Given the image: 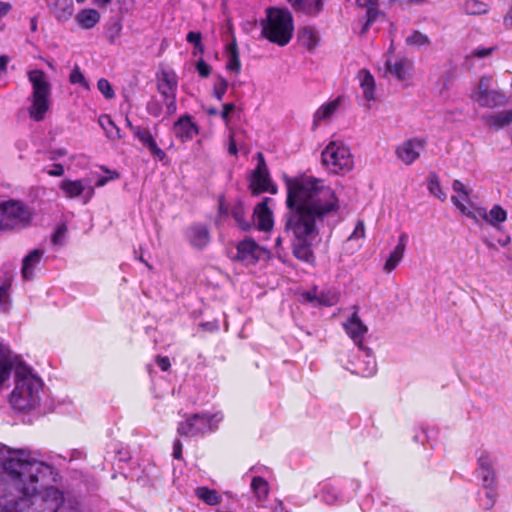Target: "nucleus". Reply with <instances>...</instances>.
Masks as SVG:
<instances>
[{
    "label": "nucleus",
    "mask_w": 512,
    "mask_h": 512,
    "mask_svg": "<svg viewBox=\"0 0 512 512\" xmlns=\"http://www.w3.org/2000/svg\"><path fill=\"white\" fill-rule=\"evenodd\" d=\"M57 478L37 452L0 443V512H85L78 501H66Z\"/></svg>",
    "instance_id": "f257e3e1"
},
{
    "label": "nucleus",
    "mask_w": 512,
    "mask_h": 512,
    "mask_svg": "<svg viewBox=\"0 0 512 512\" xmlns=\"http://www.w3.org/2000/svg\"><path fill=\"white\" fill-rule=\"evenodd\" d=\"M285 230L294 237L293 253L303 261L313 259L311 245L318 236L317 222L339 209V200L326 180L308 174L285 176Z\"/></svg>",
    "instance_id": "f03ea898"
},
{
    "label": "nucleus",
    "mask_w": 512,
    "mask_h": 512,
    "mask_svg": "<svg viewBox=\"0 0 512 512\" xmlns=\"http://www.w3.org/2000/svg\"><path fill=\"white\" fill-rule=\"evenodd\" d=\"M15 386L9 398L11 406L19 411L37 408L44 394L42 379L27 365L15 368Z\"/></svg>",
    "instance_id": "7ed1b4c3"
},
{
    "label": "nucleus",
    "mask_w": 512,
    "mask_h": 512,
    "mask_svg": "<svg viewBox=\"0 0 512 512\" xmlns=\"http://www.w3.org/2000/svg\"><path fill=\"white\" fill-rule=\"evenodd\" d=\"M27 77L32 88L28 98L29 117L35 122H40L44 120L51 107L52 85L47 74L39 69L30 70Z\"/></svg>",
    "instance_id": "20e7f679"
},
{
    "label": "nucleus",
    "mask_w": 512,
    "mask_h": 512,
    "mask_svg": "<svg viewBox=\"0 0 512 512\" xmlns=\"http://www.w3.org/2000/svg\"><path fill=\"white\" fill-rule=\"evenodd\" d=\"M321 165L328 174L344 176L355 166L350 146L342 140H331L321 152Z\"/></svg>",
    "instance_id": "39448f33"
},
{
    "label": "nucleus",
    "mask_w": 512,
    "mask_h": 512,
    "mask_svg": "<svg viewBox=\"0 0 512 512\" xmlns=\"http://www.w3.org/2000/svg\"><path fill=\"white\" fill-rule=\"evenodd\" d=\"M294 24L289 11L269 8L267 18L262 23V34L270 42L279 46L287 45L293 35Z\"/></svg>",
    "instance_id": "423d86ee"
},
{
    "label": "nucleus",
    "mask_w": 512,
    "mask_h": 512,
    "mask_svg": "<svg viewBox=\"0 0 512 512\" xmlns=\"http://www.w3.org/2000/svg\"><path fill=\"white\" fill-rule=\"evenodd\" d=\"M31 207L19 200L0 203V231H19L29 227L34 219Z\"/></svg>",
    "instance_id": "0eeeda50"
},
{
    "label": "nucleus",
    "mask_w": 512,
    "mask_h": 512,
    "mask_svg": "<svg viewBox=\"0 0 512 512\" xmlns=\"http://www.w3.org/2000/svg\"><path fill=\"white\" fill-rule=\"evenodd\" d=\"M470 99L480 107L496 108L504 106L508 99L497 88V81L492 75H483L470 92Z\"/></svg>",
    "instance_id": "6e6552de"
},
{
    "label": "nucleus",
    "mask_w": 512,
    "mask_h": 512,
    "mask_svg": "<svg viewBox=\"0 0 512 512\" xmlns=\"http://www.w3.org/2000/svg\"><path fill=\"white\" fill-rule=\"evenodd\" d=\"M223 415L220 412L209 414H194L178 425V433L183 436H197L214 431L222 421Z\"/></svg>",
    "instance_id": "1a4fd4ad"
},
{
    "label": "nucleus",
    "mask_w": 512,
    "mask_h": 512,
    "mask_svg": "<svg viewBox=\"0 0 512 512\" xmlns=\"http://www.w3.org/2000/svg\"><path fill=\"white\" fill-rule=\"evenodd\" d=\"M393 45L386 55L385 73L394 77L404 86H410L414 76V62L404 55H392Z\"/></svg>",
    "instance_id": "9d476101"
},
{
    "label": "nucleus",
    "mask_w": 512,
    "mask_h": 512,
    "mask_svg": "<svg viewBox=\"0 0 512 512\" xmlns=\"http://www.w3.org/2000/svg\"><path fill=\"white\" fill-rule=\"evenodd\" d=\"M156 79L158 91L165 99L167 113L174 114L177 110L176 93L178 78L176 73L172 69L161 68L156 75Z\"/></svg>",
    "instance_id": "9b49d317"
},
{
    "label": "nucleus",
    "mask_w": 512,
    "mask_h": 512,
    "mask_svg": "<svg viewBox=\"0 0 512 512\" xmlns=\"http://www.w3.org/2000/svg\"><path fill=\"white\" fill-rule=\"evenodd\" d=\"M346 369L353 374L370 377L376 373L377 364L371 350L362 344L357 346V351L348 360Z\"/></svg>",
    "instance_id": "f8f14e48"
},
{
    "label": "nucleus",
    "mask_w": 512,
    "mask_h": 512,
    "mask_svg": "<svg viewBox=\"0 0 512 512\" xmlns=\"http://www.w3.org/2000/svg\"><path fill=\"white\" fill-rule=\"evenodd\" d=\"M236 249L237 253L234 259L245 265L255 264L259 260L269 258V251L249 238L239 242Z\"/></svg>",
    "instance_id": "ddd939ff"
},
{
    "label": "nucleus",
    "mask_w": 512,
    "mask_h": 512,
    "mask_svg": "<svg viewBox=\"0 0 512 512\" xmlns=\"http://www.w3.org/2000/svg\"><path fill=\"white\" fill-rule=\"evenodd\" d=\"M59 187L67 198L84 197L85 203L94 195V187L87 179H64L60 182Z\"/></svg>",
    "instance_id": "4468645a"
},
{
    "label": "nucleus",
    "mask_w": 512,
    "mask_h": 512,
    "mask_svg": "<svg viewBox=\"0 0 512 512\" xmlns=\"http://www.w3.org/2000/svg\"><path fill=\"white\" fill-rule=\"evenodd\" d=\"M258 158L259 163L252 174L250 181V189L253 194H259L262 192H270L272 194H275L277 192V189L274 185L271 184L268 170L262 154H258Z\"/></svg>",
    "instance_id": "2eb2a0df"
},
{
    "label": "nucleus",
    "mask_w": 512,
    "mask_h": 512,
    "mask_svg": "<svg viewBox=\"0 0 512 512\" xmlns=\"http://www.w3.org/2000/svg\"><path fill=\"white\" fill-rule=\"evenodd\" d=\"M172 132L181 142H188L199 134L200 127L190 115L184 114L174 122Z\"/></svg>",
    "instance_id": "dca6fc26"
},
{
    "label": "nucleus",
    "mask_w": 512,
    "mask_h": 512,
    "mask_svg": "<svg viewBox=\"0 0 512 512\" xmlns=\"http://www.w3.org/2000/svg\"><path fill=\"white\" fill-rule=\"evenodd\" d=\"M507 211L500 205H494L489 211L485 208H477L471 218L483 220L497 230H501L502 224L507 220Z\"/></svg>",
    "instance_id": "f3484780"
},
{
    "label": "nucleus",
    "mask_w": 512,
    "mask_h": 512,
    "mask_svg": "<svg viewBox=\"0 0 512 512\" xmlns=\"http://www.w3.org/2000/svg\"><path fill=\"white\" fill-rule=\"evenodd\" d=\"M424 150V142L420 139H410L396 149L397 157L406 165L416 161Z\"/></svg>",
    "instance_id": "a211bd4d"
},
{
    "label": "nucleus",
    "mask_w": 512,
    "mask_h": 512,
    "mask_svg": "<svg viewBox=\"0 0 512 512\" xmlns=\"http://www.w3.org/2000/svg\"><path fill=\"white\" fill-rule=\"evenodd\" d=\"M269 198L257 204L253 212L254 225L260 231H270L274 226L272 210L268 207Z\"/></svg>",
    "instance_id": "6ab92c4d"
},
{
    "label": "nucleus",
    "mask_w": 512,
    "mask_h": 512,
    "mask_svg": "<svg viewBox=\"0 0 512 512\" xmlns=\"http://www.w3.org/2000/svg\"><path fill=\"white\" fill-rule=\"evenodd\" d=\"M452 189L454 191V195L451 197V201L453 204L459 209V211L470 217L474 212H472L469 208L470 203V191L467 187L459 180H454L452 183Z\"/></svg>",
    "instance_id": "aec40b11"
},
{
    "label": "nucleus",
    "mask_w": 512,
    "mask_h": 512,
    "mask_svg": "<svg viewBox=\"0 0 512 512\" xmlns=\"http://www.w3.org/2000/svg\"><path fill=\"white\" fill-rule=\"evenodd\" d=\"M343 327L348 336L357 346L363 344V340L368 332V328L360 319L357 311L353 312V314L343 324Z\"/></svg>",
    "instance_id": "412c9836"
},
{
    "label": "nucleus",
    "mask_w": 512,
    "mask_h": 512,
    "mask_svg": "<svg viewBox=\"0 0 512 512\" xmlns=\"http://www.w3.org/2000/svg\"><path fill=\"white\" fill-rule=\"evenodd\" d=\"M493 457L490 452L486 450L477 451V464H478V475L481 478L482 483L490 485L495 478L493 469Z\"/></svg>",
    "instance_id": "4be33fe9"
},
{
    "label": "nucleus",
    "mask_w": 512,
    "mask_h": 512,
    "mask_svg": "<svg viewBox=\"0 0 512 512\" xmlns=\"http://www.w3.org/2000/svg\"><path fill=\"white\" fill-rule=\"evenodd\" d=\"M342 103V97L338 96L323 103L313 115V124L318 126L321 123L329 122L338 112Z\"/></svg>",
    "instance_id": "5701e85b"
},
{
    "label": "nucleus",
    "mask_w": 512,
    "mask_h": 512,
    "mask_svg": "<svg viewBox=\"0 0 512 512\" xmlns=\"http://www.w3.org/2000/svg\"><path fill=\"white\" fill-rule=\"evenodd\" d=\"M45 250L36 248L31 250L22 260L21 276L24 280H32L35 276V270L39 266Z\"/></svg>",
    "instance_id": "b1692460"
},
{
    "label": "nucleus",
    "mask_w": 512,
    "mask_h": 512,
    "mask_svg": "<svg viewBox=\"0 0 512 512\" xmlns=\"http://www.w3.org/2000/svg\"><path fill=\"white\" fill-rule=\"evenodd\" d=\"M129 126L133 134L139 139V141L150 151V153L158 158L160 161L166 157L165 152L160 149L154 140L150 131L146 128L134 127L129 123Z\"/></svg>",
    "instance_id": "393cba45"
},
{
    "label": "nucleus",
    "mask_w": 512,
    "mask_h": 512,
    "mask_svg": "<svg viewBox=\"0 0 512 512\" xmlns=\"http://www.w3.org/2000/svg\"><path fill=\"white\" fill-rule=\"evenodd\" d=\"M21 363L16 364L11 351L0 343V388L9 381L12 370Z\"/></svg>",
    "instance_id": "a878e982"
},
{
    "label": "nucleus",
    "mask_w": 512,
    "mask_h": 512,
    "mask_svg": "<svg viewBox=\"0 0 512 512\" xmlns=\"http://www.w3.org/2000/svg\"><path fill=\"white\" fill-rule=\"evenodd\" d=\"M408 242V235L406 233H401L398 237V243L394 247V249L390 252L388 258L385 261L383 266V270L386 273L392 272L401 262L406 246Z\"/></svg>",
    "instance_id": "bb28decb"
},
{
    "label": "nucleus",
    "mask_w": 512,
    "mask_h": 512,
    "mask_svg": "<svg viewBox=\"0 0 512 512\" xmlns=\"http://www.w3.org/2000/svg\"><path fill=\"white\" fill-rule=\"evenodd\" d=\"M74 19L80 28L90 30L100 22L101 15L94 8H84L78 11Z\"/></svg>",
    "instance_id": "cd10ccee"
},
{
    "label": "nucleus",
    "mask_w": 512,
    "mask_h": 512,
    "mask_svg": "<svg viewBox=\"0 0 512 512\" xmlns=\"http://www.w3.org/2000/svg\"><path fill=\"white\" fill-rule=\"evenodd\" d=\"M357 78L364 99L369 102L375 100L376 89L373 75L368 70L362 69L358 72Z\"/></svg>",
    "instance_id": "c85d7f7f"
},
{
    "label": "nucleus",
    "mask_w": 512,
    "mask_h": 512,
    "mask_svg": "<svg viewBox=\"0 0 512 512\" xmlns=\"http://www.w3.org/2000/svg\"><path fill=\"white\" fill-rule=\"evenodd\" d=\"M50 8L54 17L60 22H66L74 13V5L72 0H54L50 4Z\"/></svg>",
    "instance_id": "c756f323"
},
{
    "label": "nucleus",
    "mask_w": 512,
    "mask_h": 512,
    "mask_svg": "<svg viewBox=\"0 0 512 512\" xmlns=\"http://www.w3.org/2000/svg\"><path fill=\"white\" fill-rule=\"evenodd\" d=\"M255 468H251L247 475H251V490L255 495L257 501H264L269 494V483L266 479L261 476L252 475Z\"/></svg>",
    "instance_id": "7c9ffc66"
},
{
    "label": "nucleus",
    "mask_w": 512,
    "mask_h": 512,
    "mask_svg": "<svg viewBox=\"0 0 512 512\" xmlns=\"http://www.w3.org/2000/svg\"><path fill=\"white\" fill-rule=\"evenodd\" d=\"M490 5L481 0H464L461 12L468 16H482L488 14Z\"/></svg>",
    "instance_id": "2f4dec72"
},
{
    "label": "nucleus",
    "mask_w": 512,
    "mask_h": 512,
    "mask_svg": "<svg viewBox=\"0 0 512 512\" xmlns=\"http://www.w3.org/2000/svg\"><path fill=\"white\" fill-rule=\"evenodd\" d=\"M226 69L230 72L239 73L241 70V62L239 58V51L235 39L225 48Z\"/></svg>",
    "instance_id": "473e14b6"
},
{
    "label": "nucleus",
    "mask_w": 512,
    "mask_h": 512,
    "mask_svg": "<svg viewBox=\"0 0 512 512\" xmlns=\"http://www.w3.org/2000/svg\"><path fill=\"white\" fill-rule=\"evenodd\" d=\"M190 243L198 248L206 246L209 242L208 229L203 225H194L188 230Z\"/></svg>",
    "instance_id": "72a5a7b5"
},
{
    "label": "nucleus",
    "mask_w": 512,
    "mask_h": 512,
    "mask_svg": "<svg viewBox=\"0 0 512 512\" xmlns=\"http://www.w3.org/2000/svg\"><path fill=\"white\" fill-rule=\"evenodd\" d=\"M298 41L301 46H304L308 50H313L319 42V35L314 28L303 27L299 29Z\"/></svg>",
    "instance_id": "f704fd0d"
},
{
    "label": "nucleus",
    "mask_w": 512,
    "mask_h": 512,
    "mask_svg": "<svg viewBox=\"0 0 512 512\" xmlns=\"http://www.w3.org/2000/svg\"><path fill=\"white\" fill-rule=\"evenodd\" d=\"M13 275L5 274L0 278V311L6 312L10 308V287Z\"/></svg>",
    "instance_id": "c9c22d12"
},
{
    "label": "nucleus",
    "mask_w": 512,
    "mask_h": 512,
    "mask_svg": "<svg viewBox=\"0 0 512 512\" xmlns=\"http://www.w3.org/2000/svg\"><path fill=\"white\" fill-rule=\"evenodd\" d=\"M195 495L199 500L209 506H216L222 502V496L215 489H210L205 486L197 487Z\"/></svg>",
    "instance_id": "e433bc0d"
},
{
    "label": "nucleus",
    "mask_w": 512,
    "mask_h": 512,
    "mask_svg": "<svg viewBox=\"0 0 512 512\" xmlns=\"http://www.w3.org/2000/svg\"><path fill=\"white\" fill-rule=\"evenodd\" d=\"M294 9L306 14L316 15L322 9V0H289Z\"/></svg>",
    "instance_id": "4c0bfd02"
},
{
    "label": "nucleus",
    "mask_w": 512,
    "mask_h": 512,
    "mask_svg": "<svg viewBox=\"0 0 512 512\" xmlns=\"http://www.w3.org/2000/svg\"><path fill=\"white\" fill-rule=\"evenodd\" d=\"M485 119L489 126L503 128L512 123V109L490 114Z\"/></svg>",
    "instance_id": "58836bf2"
},
{
    "label": "nucleus",
    "mask_w": 512,
    "mask_h": 512,
    "mask_svg": "<svg viewBox=\"0 0 512 512\" xmlns=\"http://www.w3.org/2000/svg\"><path fill=\"white\" fill-rule=\"evenodd\" d=\"M321 499L328 505H339L347 501L344 494L338 488L332 486L323 488Z\"/></svg>",
    "instance_id": "ea45409f"
},
{
    "label": "nucleus",
    "mask_w": 512,
    "mask_h": 512,
    "mask_svg": "<svg viewBox=\"0 0 512 512\" xmlns=\"http://www.w3.org/2000/svg\"><path fill=\"white\" fill-rule=\"evenodd\" d=\"M99 125L102 127V129L105 131V134L108 138L115 140L120 139V130L119 128L114 124L112 119L107 115H102L99 117Z\"/></svg>",
    "instance_id": "a19ab883"
},
{
    "label": "nucleus",
    "mask_w": 512,
    "mask_h": 512,
    "mask_svg": "<svg viewBox=\"0 0 512 512\" xmlns=\"http://www.w3.org/2000/svg\"><path fill=\"white\" fill-rule=\"evenodd\" d=\"M427 188L430 194L439 199L441 202L446 201L447 193L442 189L439 178L435 174H431L428 177Z\"/></svg>",
    "instance_id": "79ce46f5"
},
{
    "label": "nucleus",
    "mask_w": 512,
    "mask_h": 512,
    "mask_svg": "<svg viewBox=\"0 0 512 512\" xmlns=\"http://www.w3.org/2000/svg\"><path fill=\"white\" fill-rule=\"evenodd\" d=\"M339 301V293L334 289L323 290L319 293L318 305L333 306Z\"/></svg>",
    "instance_id": "37998d69"
},
{
    "label": "nucleus",
    "mask_w": 512,
    "mask_h": 512,
    "mask_svg": "<svg viewBox=\"0 0 512 512\" xmlns=\"http://www.w3.org/2000/svg\"><path fill=\"white\" fill-rule=\"evenodd\" d=\"M69 82L73 85H79L81 88H83L86 91L90 90V85L87 79L85 78L84 74L80 70L79 66H75L70 75H69Z\"/></svg>",
    "instance_id": "c03bdc74"
},
{
    "label": "nucleus",
    "mask_w": 512,
    "mask_h": 512,
    "mask_svg": "<svg viewBox=\"0 0 512 512\" xmlns=\"http://www.w3.org/2000/svg\"><path fill=\"white\" fill-rule=\"evenodd\" d=\"M366 8V23L363 26L362 33H365L369 26L382 16L381 11L378 9V5H367Z\"/></svg>",
    "instance_id": "a18cd8bd"
},
{
    "label": "nucleus",
    "mask_w": 512,
    "mask_h": 512,
    "mask_svg": "<svg viewBox=\"0 0 512 512\" xmlns=\"http://www.w3.org/2000/svg\"><path fill=\"white\" fill-rule=\"evenodd\" d=\"M228 85V81L224 77L217 76L213 86V95L217 100L221 101L223 99Z\"/></svg>",
    "instance_id": "49530a36"
},
{
    "label": "nucleus",
    "mask_w": 512,
    "mask_h": 512,
    "mask_svg": "<svg viewBox=\"0 0 512 512\" xmlns=\"http://www.w3.org/2000/svg\"><path fill=\"white\" fill-rule=\"evenodd\" d=\"M482 485H483V488L485 489V497H486L484 506H485V508L489 509L495 504L496 498H497V492L495 489V480L490 485H486L485 483H482Z\"/></svg>",
    "instance_id": "de8ad7c7"
},
{
    "label": "nucleus",
    "mask_w": 512,
    "mask_h": 512,
    "mask_svg": "<svg viewBox=\"0 0 512 512\" xmlns=\"http://www.w3.org/2000/svg\"><path fill=\"white\" fill-rule=\"evenodd\" d=\"M406 42H407V44H409L411 46L421 47V46L428 45L430 41L426 35L418 32V31H415L406 38Z\"/></svg>",
    "instance_id": "09e8293b"
},
{
    "label": "nucleus",
    "mask_w": 512,
    "mask_h": 512,
    "mask_svg": "<svg viewBox=\"0 0 512 512\" xmlns=\"http://www.w3.org/2000/svg\"><path fill=\"white\" fill-rule=\"evenodd\" d=\"M97 88L106 99L114 98L115 92H114L110 82L107 79H105V78L99 79L97 82Z\"/></svg>",
    "instance_id": "8fccbe9b"
},
{
    "label": "nucleus",
    "mask_w": 512,
    "mask_h": 512,
    "mask_svg": "<svg viewBox=\"0 0 512 512\" xmlns=\"http://www.w3.org/2000/svg\"><path fill=\"white\" fill-rule=\"evenodd\" d=\"M496 51L495 46L490 47H477L473 49L468 55L469 58L484 59L491 56Z\"/></svg>",
    "instance_id": "3c124183"
},
{
    "label": "nucleus",
    "mask_w": 512,
    "mask_h": 512,
    "mask_svg": "<svg viewBox=\"0 0 512 512\" xmlns=\"http://www.w3.org/2000/svg\"><path fill=\"white\" fill-rule=\"evenodd\" d=\"M232 216L242 229L245 230L249 227V223L244 219V209L241 204H237L233 208Z\"/></svg>",
    "instance_id": "603ef678"
},
{
    "label": "nucleus",
    "mask_w": 512,
    "mask_h": 512,
    "mask_svg": "<svg viewBox=\"0 0 512 512\" xmlns=\"http://www.w3.org/2000/svg\"><path fill=\"white\" fill-rule=\"evenodd\" d=\"M66 234H67L66 225L62 224V225L58 226L52 236V243L54 245H62L64 243Z\"/></svg>",
    "instance_id": "864d4df0"
},
{
    "label": "nucleus",
    "mask_w": 512,
    "mask_h": 512,
    "mask_svg": "<svg viewBox=\"0 0 512 512\" xmlns=\"http://www.w3.org/2000/svg\"><path fill=\"white\" fill-rule=\"evenodd\" d=\"M105 173L107 174V176H101L97 179V182H96V186L97 187H102L104 186L106 183H108L109 181L111 180H115V179H118L119 178V173L115 170H109V169H106V168H102Z\"/></svg>",
    "instance_id": "5fc2aeb1"
},
{
    "label": "nucleus",
    "mask_w": 512,
    "mask_h": 512,
    "mask_svg": "<svg viewBox=\"0 0 512 512\" xmlns=\"http://www.w3.org/2000/svg\"><path fill=\"white\" fill-rule=\"evenodd\" d=\"M236 105L234 103H225L221 112V118L225 125L228 127L230 124L231 115L235 112Z\"/></svg>",
    "instance_id": "6e6d98bb"
},
{
    "label": "nucleus",
    "mask_w": 512,
    "mask_h": 512,
    "mask_svg": "<svg viewBox=\"0 0 512 512\" xmlns=\"http://www.w3.org/2000/svg\"><path fill=\"white\" fill-rule=\"evenodd\" d=\"M364 237H365V226H364V223L362 221H358L356 226H355V228H354V231L349 236L348 240L349 241L358 240V239H363Z\"/></svg>",
    "instance_id": "4d7b16f0"
},
{
    "label": "nucleus",
    "mask_w": 512,
    "mask_h": 512,
    "mask_svg": "<svg viewBox=\"0 0 512 512\" xmlns=\"http://www.w3.org/2000/svg\"><path fill=\"white\" fill-rule=\"evenodd\" d=\"M239 134L238 132H232L230 134V139H229V145H228V152L229 154L231 155H236L237 154V151H238V143H239Z\"/></svg>",
    "instance_id": "13d9d810"
},
{
    "label": "nucleus",
    "mask_w": 512,
    "mask_h": 512,
    "mask_svg": "<svg viewBox=\"0 0 512 512\" xmlns=\"http://www.w3.org/2000/svg\"><path fill=\"white\" fill-rule=\"evenodd\" d=\"M122 30V25L120 23H115L111 29L108 31V39L109 42L114 44L116 40L119 38Z\"/></svg>",
    "instance_id": "bf43d9fd"
},
{
    "label": "nucleus",
    "mask_w": 512,
    "mask_h": 512,
    "mask_svg": "<svg viewBox=\"0 0 512 512\" xmlns=\"http://www.w3.org/2000/svg\"><path fill=\"white\" fill-rule=\"evenodd\" d=\"M196 70L201 77H208L211 73V67L202 59L196 63Z\"/></svg>",
    "instance_id": "052dcab7"
},
{
    "label": "nucleus",
    "mask_w": 512,
    "mask_h": 512,
    "mask_svg": "<svg viewBox=\"0 0 512 512\" xmlns=\"http://www.w3.org/2000/svg\"><path fill=\"white\" fill-rule=\"evenodd\" d=\"M147 111L150 115L154 117H159L161 115L162 109L157 101L152 100L147 105Z\"/></svg>",
    "instance_id": "680f3d73"
},
{
    "label": "nucleus",
    "mask_w": 512,
    "mask_h": 512,
    "mask_svg": "<svg viewBox=\"0 0 512 512\" xmlns=\"http://www.w3.org/2000/svg\"><path fill=\"white\" fill-rule=\"evenodd\" d=\"M201 38V33L194 31H190L186 36L187 42L193 44L194 46L198 45L201 42Z\"/></svg>",
    "instance_id": "e2e57ef3"
},
{
    "label": "nucleus",
    "mask_w": 512,
    "mask_h": 512,
    "mask_svg": "<svg viewBox=\"0 0 512 512\" xmlns=\"http://www.w3.org/2000/svg\"><path fill=\"white\" fill-rule=\"evenodd\" d=\"M304 299L307 302L314 303L318 305V297L319 293L314 289L313 291H309L303 294Z\"/></svg>",
    "instance_id": "0e129e2a"
},
{
    "label": "nucleus",
    "mask_w": 512,
    "mask_h": 512,
    "mask_svg": "<svg viewBox=\"0 0 512 512\" xmlns=\"http://www.w3.org/2000/svg\"><path fill=\"white\" fill-rule=\"evenodd\" d=\"M46 172L50 176H62L64 174V167L61 164H54L52 168Z\"/></svg>",
    "instance_id": "69168bd1"
},
{
    "label": "nucleus",
    "mask_w": 512,
    "mask_h": 512,
    "mask_svg": "<svg viewBox=\"0 0 512 512\" xmlns=\"http://www.w3.org/2000/svg\"><path fill=\"white\" fill-rule=\"evenodd\" d=\"M156 362H157V365L163 371H167L171 366L170 360L168 357H157Z\"/></svg>",
    "instance_id": "338daca9"
},
{
    "label": "nucleus",
    "mask_w": 512,
    "mask_h": 512,
    "mask_svg": "<svg viewBox=\"0 0 512 512\" xmlns=\"http://www.w3.org/2000/svg\"><path fill=\"white\" fill-rule=\"evenodd\" d=\"M503 24L506 28L512 29V6L506 13V15L503 17Z\"/></svg>",
    "instance_id": "774afa93"
}]
</instances>
